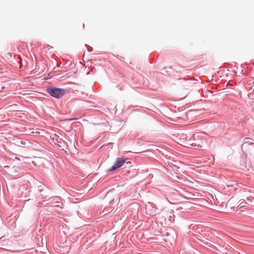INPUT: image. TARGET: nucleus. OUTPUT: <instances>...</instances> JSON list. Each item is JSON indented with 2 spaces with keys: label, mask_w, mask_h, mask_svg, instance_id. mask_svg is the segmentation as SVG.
I'll list each match as a JSON object with an SVG mask.
<instances>
[{
  "label": "nucleus",
  "mask_w": 254,
  "mask_h": 254,
  "mask_svg": "<svg viewBox=\"0 0 254 254\" xmlns=\"http://www.w3.org/2000/svg\"><path fill=\"white\" fill-rule=\"evenodd\" d=\"M188 137L187 134L185 133H180L178 135V141L179 143L183 146H197L198 147H202V145L204 143L203 140L199 141V139H201L199 135H193L192 138L194 140V142L190 141V138L188 139Z\"/></svg>",
  "instance_id": "nucleus-1"
},
{
  "label": "nucleus",
  "mask_w": 254,
  "mask_h": 254,
  "mask_svg": "<svg viewBox=\"0 0 254 254\" xmlns=\"http://www.w3.org/2000/svg\"><path fill=\"white\" fill-rule=\"evenodd\" d=\"M48 92L53 97L56 98L62 97L65 94V90L61 88H49Z\"/></svg>",
  "instance_id": "nucleus-2"
},
{
  "label": "nucleus",
  "mask_w": 254,
  "mask_h": 254,
  "mask_svg": "<svg viewBox=\"0 0 254 254\" xmlns=\"http://www.w3.org/2000/svg\"><path fill=\"white\" fill-rule=\"evenodd\" d=\"M125 163V160L122 158H118L117 159L115 164L111 168L109 169L108 172H111L116 170L117 169L122 167Z\"/></svg>",
  "instance_id": "nucleus-3"
},
{
  "label": "nucleus",
  "mask_w": 254,
  "mask_h": 254,
  "mask_svg": "<svg viewBox=\"0 0 254 254\" xmlns=\"http://www.w3.org/2000/svg\"><path fill=\"white\" fill-rule=\"evenodd\" d=\"M11 106H9L8 107V108L9 109V111H11Z\"/></svg>",
  "instance_id": "nucleus-4"
}]
</instances>
